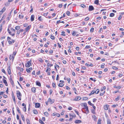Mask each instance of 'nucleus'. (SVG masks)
<instances>
[{
    "mask_svg": "<svg viewBox=\"0 0 124 124\" xmlns=\"http://www.w3.org/2000/svg\"><path fill=\"white\" fill-rule=\"evenodd\" d=\"M99 1L98 0H96L94 2L95 4H98L99 3Z\"/></svg>",
    "mask_w": 124,
    "mask_h": 124,
    "instance_id": "f704fd0d",
    "label": "nucleus"
},
{
    "mask_svg": "<svg viewBox=\"0 0 124 124\" xmlns=\"http://www.w3.org/2000/svg\"><path fill=\"white\" fill-rule=\"evenodd\" d=\"M82 105H83L85 107L84 108H85L86 107H87V104L86 103H83L82 104Z\"/></svg>",
    "mask_w": 124,
    "mask_h": 124,
    "instance_id": "aec40b11",
    "label": "nucleus"
},
{
    "mask_svg": "<svg viewBox=\"0 0 124 124\" xmlns=\"http://www.w3.org/2000/svg\"><path fill=\"white\" fill-rule=\"evenodd\" d=\"M119 99V96H117L116 98L115 99V101H117Z\"/></svg>",
    "mask_w": 124,
    "mask_h": 124,
    "instance_id": "7c9ffc66",
    "label": "nucleus"
},
{
    "mask_svg": "<svg viewBox=\"0 0 124 124\" xmlns=\"http://www.w3.org/2000/svg\"><path fill=\"white\" fill-rule=\"evenodd\" d=\"M8 74L10 75L11 74V70L10 69H8Z\"/></svg>",
    "mask_w": 124,
    "mask_h": 124,
    "instance_id": "72a5a7b5",
    "label": "nucleus"
},
{
    "mask_svg": "<svg viewBox=\"0 0 124 124\" xmlns=\"http://www.w3.org/2000/svg\"><path fill=\"white\" fill-rule=\"evenodd\" d=\"M81 120H76L75 121V122L76 123H79L81 122Z\"/></svg>",
    "mask_w": 124,
    "mask_h": 124,
    "instance_id": "2eb2a0df",
    "label": "nucleus"
},
{
    "mask_svg": "<svg viewBox=\"0 0 124 124\" xmlns=\"http://www.w3.org/2000/svg\"><path fill=\"white\" fill-rule=\"evenodd\" d=\"M88 103L91 106H92L93 105V104H92L90 101H88Z\"/></svg>",
    "mask_w": 124,
    "mask_h": 124,
    "instance_id": "603ef678",
    "label": "nucleus"
},
{
    "mask_svg": "<svg viewBox=\"0 0 124 124\" xmlns=\"http://www.w3.org/2000/svg\"><path fill=\"white\" fill-rule=\"evenodd\" d=\"M52 39H55V37L54 36L51 35L50 37Z\"/></svg>",
    "mask_w": 124,
    "mask_h": 124,
    "instance_id": "a18cd8bd",
    "label": "nucleus"
},
{
    "mask_svg": "<svg viewBox=\"0 0 124 124\" xmlns=\"http://www.w3.org/2000/svg\"><path fill=\"white\" fill-rule=\"evenodd\" d=\"M36 88L34 87L32 88H31V90L33 93H35L36 92Z\"/></svg>",
    "mask_w": 124,
    "mask_h": 124,
    "instance_id": "6ab92c4d",
    "label": "nucleus"
},
{
    "mask_svg": "<svg viewBox=\"0 0 124 124\" xmlns=\"http://www.w3.org/2000/svg\"><path fill=\"white\" fill-rule=\"evenodd\" d=\"M114 88H116V89H118L121 88V87L120 86H114Z\"/></svg>",
    "mask_w": 124,
    "mask_h": 124,
    "instance_id": "bb28decb",
    "label": "nucleus"
},
{
    "mask_svg": "<svg viewBox=\"0 0 124 124\" xmlns=\"http://www.w3.org/2000/svg\"><path fill=\"white\" fill-rule=\"evenodd\" d=\"M19 17L20 19H22L23 18V15L22 13H21L19 15Z\"/></svg>",
    "mask_w": 124,
    "mask_h": 124,
    "instance_id": "dca6fc26",
    "label": "nucleus"
},
{
    "mask_svg": "<svg viewBox=\"0 0 124 124\" xmlns=\"http://www.w3.org/2000/svg\"><path fill=\"white\" fill-rule=\"evenodd\" d=\"M62 34L61 35L62 36H66L65 34V32L64 31H62L61 32Z\"/></svg>",
    "mask_w": 124,
    "mask_h": 124,
    "instance_id": "c85d7f7f",
    "label": "nucleus"
},
{
    "mask_svg": "<svg viewBox=\"0 0 124 124\" xmlns=\"http://www.w3.org/2000/svg\"><path fill=\"white\" fill-rule=\"evenodd\" d=\"M108 105H106L104 106V109L105 110H107L108 109Z\"/></svg>",
    "mask_w": 124,
    "mask_h": 124,
    "instance_id": "4be33fe9",
    "label": "nucleus"
},
{
    "mask_svg": "<svg viewBox=\"0 0 124 124\" xmlns=\"http://www.w3.org/2000/svg\"><path fill=\"white\" fill-rule=\"evenodd\" d=\"M81 99V98L79 96H78L76 97L75 99H74V101H79Z\"/></svg>",
    "mask_w": 124,
    "mask_h": 124,
    "instance_id": "0eeeda50",
    "label": "nucleus"
},
{
    "mask_svg": "<svg viewBox=\"0 0 124 124\" xmlns=\"http://www.w3.org/2000/svg\"><path fill=\"white\" fill-rule=\"evenodd\" d=\"M96 92V91H95L94 90H93L91 92V94H93Z\"/></svg>",
    "mask_w": 124,
    "mask_h": 124,
    "instance_id": "5fc2aeb1",
    "label": "nucleus"
},
{
    "mask_svg": "<svg viewBox=\"0 0 124 124\" xmlns=\"http://www.w3.org/2000/svg\"><path fill=\"white\" fill-rule=\"evenodd\" d=\"M21 117L22 118V120H23V121H25V118H24V117L23 116V115H22L21 114Z\"/></svg>",
    "mask_w": 124,
    "mask_h": 124,
    "instance_id": "393cba45",
    "label": "nucleus"
},
{
    "mask_svg": "<svg viewBox=\"0 0 124 124\" xmlns=\"http://www.w3.org/2000/svg\"><path fill=\"white\" fill-rule=\"evenodd\" d=\"M9 80H10V83H11L12 85V86H14V82L12 79V77L11 75L10 76Z\"/></svg>",
    "mask_w": 124,
    "mask_h": 124,
    "instance_id": "20e7f679",
    "label": "nucleus"
},
{
    "mask_svg": "<svg viewBox=\"0 0 124 124\" xmlns=\"http://www.w3.org/2000/svg\"><path fill=\"white\" fill-rule=\"evenodd\" d=\"M96 91V92L95 93L96 94H98L99 92V90L98 89H97L96 90V91Z\"/></svg>",
    "mask_w": 124,
    "mask_h": 124,
    "instance_id": "ea45409f",
    "label": "nucleus"
},
{
    "mask_svg": "<svg viewBox=\"0 0 124 124\" xmlns=\"http://www.w3.org/2000/svg\"><path fill=\"white\" fill-rule=\"evenodd\" d=\"M40 106V104L39 103H36L35 104V107L36 108H39Z\"/></svg>",
    "mask_w": 124,
    "mask_h": 124,
    "instance_id": "ddd939ff",
    "label": "nucleus"
},
{
    "mask_svg": "<svg viewBox=\"0 0 124 124\" xmlns=\"http://www.w3.org/2000/svg\"><path fill=\"white\" fill-rule=\"evenodd\" d=\"M76 32L74 31H72V34L73 36H75L76 35Z\"/></svg>",
    "mask_w": 124,
    "mask_h": 124,
    "instance_id": "473e14b6",
    "label": "nucleus"
},
{
    "mask_svg": "<svg viewBox=\"0 0 124 124\" xmlns=\"http://www.w3.org/2000/svg\"><path fill=\"white\" fill-rule=\"evenodd\" d=\"M62 4H60L59 5V6H58V7L59 8H61L62 7Z\"/></svg>",
    "mask_w": 124,
    "mask_h": 124,
    "instance_id": "338daca9",
    "label": "nucleus"
},
{
    "mask_svg": "<svg viewBox=\"0 0 124 124\" xmlns=\"http://www.w3.org/2000/svg\"><path fill=\"white\" fill-rule=\"evenodd\" d=\"M12 99H13V100L14 101L15 103V101H16L15 97V96L14 95V93H13V92L12 93Z\"/></svg>",
    "mask_w": 124,
    "mask_h": 124,
    "instance_id": "9b49d317",
    "label": "nucleus"
},
{
    "mask_svg": "<svg viewBox=\"0 0 124 124\" xmlns=\"http://www.w3.org/2000/svg\"><path fill=\"white\" fill-rule=\"evenodd\" d=\"M91 47V46H86L85 47V48H87V49H88V48H90Z\"/></svg>",
    "mask_w": 124,
    "mask_h": 124,
    "instance_id": "8fccbe9b",
    "label": "nucleus"
},
{
    "mask_svg": "<svg viewBox=\"0 0 124 124\" xmlns=\"http://www.w3.org/2000/svg\"><path fill=\"white\" fill-rule=\"evenodd\" d=\"M101 120L100 119H99L98 121L97 124H101Z\"/></svg>",
    "mask_w": 124,
    "mask_h": 124,
    "instance_id": "cd10ccee",
    "label": "nucleus"
},
{
    "mask_svg": "<svg viewBox=\"0 0 124 124\" xmlns=\"http://www.w3.org/2000/svg\"><path fill=\"white\" fill-rule=\"evenodd\" d=\"M33 113L36 114H38L37 111L36 110H34L33 111Z\"/></svg>",
    "mask_w": 124,
    "mask_h": 124,
    "instance_id": "b1692460",
    "label": "nucleus"
},
{
    "mask_svg": "<svg viewBox=\"0 0 124 124\" xmlns=\"http://www.w3.org/2000/svg\"><path fill=\"white\" fill-rule=\"evenodd\" d=\"M41 16H39L38 18V19L40 21H42V19L41 18Z\"/></svg>",
    "mask_w": 124,
    "mask_h": 124,
    "instance_id": "79ce46f5",
    "label": "nucleus"
},
{
    "mask_svg": "<svg viewBox=\"0 0 124 124\" xmlns=\"http://www.w3.org/2000/svg\"><path fill=\"white\" fill-rule=\"evenodd\" d=\"M54 100H52L50 98H48V102H50L51 104L53 103L54 102Z\"/></svg>",
    "mask_w": 124,
    "mask_h": 124,
    "instance_id": "1a4fd4ad",
    "label": "nucleus"
},
{
    "mask_svg": "<svg viewBox=\"0 0 124 124\" xmlns=\"http://www.w3.org/2000/svg\"><path fill=\"white\" fill-rule=\"evenodd\" d=\"M31 26V25H29L25 29L26 31H29Z\"/></svg>",
    "mask_w": 124,
    "mask_h": 124,
    "instance_id": "6e6552de",
    "label": "nucleus"
},
{
    "mask_svg": "<svg viewBox=\"0 0 124 124\" xmlns=\"http://www.w3.org/2000/svg\"><path fill=\"white\" fill-rule=\"evenodd\" d=\"M17 108V110L18 112L19 113H21V112H20V109H19V108L18 107H17L16 108Z\"/></svg>",
    "mask_w": 124,
    "mask_h": 124,
    "instance_id": "a19ab883",
    "label": "nucleus"
},
{
    "mask_svg": "<svg viewBox=\"0 0 124 124\" xmlns=\"http://www.w3.org/2000/svg\"><path fill=\"white\" fill-rule=\"evenodd\" d=\"M16 53L15 52H14L13 54H12V56H14V57H15V56L16 54Z\"/></svg>",
    "mask_w": 124,
    "mask_h": 124,
    "instance_id": "052dcab7",
    "label": "nucleus"
},
{
    "mask_svg": "<svg viewBox=\"0 0 124 124\" xmlns=\"http://www.w3.org/2000/svg\"><path fill=\"white\" fill-rule=\"evenodd\" d=\"M94 30V28H91V30H90V32H93V31Z\"/></svg>",
    "mask_w": 124,
    "mask_h": 124,
    "instance_id": "c03bdc74",
    "label": "nucleus"
},
{
    "mask_svg": "<svg viewBox=\"0 0 124 124\" xmlns=\"http://www.w3.org/2000/svg\"><path fill=\"white\" fill-rule=\"evenodd\" d=\"M26 121L27 124H30V122L29 119H27Z\"/></svg>",
    "mask_w": 124,
    "mask_h": 124,
    "instance_id": "a878e982",
    "label": "nucleus"
},
{
    "mask_svg": "<svg viewBox=\"0 0 124 124\" xmlns=\"http://www.w3.org/2000/svg\"><path fill=\"white\" fill-rule=\"evenodd\" d=\"M39 61L41 62H43V61L42 59L41 58H39Z\"/></svg>",
    "mask_w": 124,
    "mask_h": 124,
    "instance_id": "69168bd1",
    "label": "nucleus"
},
{
    "mask_svg": "<svg viewBox=\"0 0 124 124\" xmlns=\"http://www.w3.org/2000/svg\"><path fill=\"white\" fill-rule=\"evenodd\" d=\"M6 10V8L5 7H4L0 11V15H1Z\"/></svg>",
    "mask_w": 124,
    "mask_h": 124,
    "instance_id": "39448f33",
    "label": "nucleus"
},
{
    "mask_svg": "<svg viewBox=\"0 0 124 124\" xmlns=\"http://www.w3.org/2000/svg\"><path fill=\"white\" fill-rule=\"evenodd\" d=\"M9 3L8 2H7L5 4V5L6 6H8L9 5Z\"/></svg>",
    "mask_w": 124,
    "mask_h": 124,
    "instance_id": "e433bc0d",
    "label": "nucleus"
},
{
    "mask_svg": "<svg viewBox=\"0 0 124 124\" xmlns=\"http://www.w3.org/2000/svg\"><path fill=\"white\" fill-rule=\"evenodd\" d=\"M26 71L28 73H30V70L28 68L26 69Z\"/></svg>",
    "mask_w": 124,
    "mask_h": 124,
    "instance_id": "bf43d9fd",
    "label": "nucleus"
},
{
    "mask_svg": "<svg viewBox=\"0 0 124 124\" xmlns=\"http://www.w3.org/2000/svg\"><path fill=\"white\" fill-rule=\"evenodd\" d=\"M67 80L68 82V83H70V78H67Z\"/></svg>",
    "mask_w": 124,
    "mask_h": 124,
    "instance_id": "680f3d73",
    "label": "nucleus"
},
{
    "mask_svg": "<svg viewBox=\"0 0 124 124\" xmlns=\"http://www.w3.org/2000/svg\"><path fill=\"white\" fill-rule=\"evenodd\" d=\"M5 18L4 17V15L2 17L1 20H0V22L2 20H3Z\"/></svg>",
    "mask_w": 124,
    "mask_h": 124,
    "instance_id": "e2e57ef3",
    "label": "nucleus"
},
{
    "mask_svg": "<svg viewBox=\"0 0 124 124\" xmlns=\"http://www.w3.org/2000/svg\"><path fill=\"white\" fill-rule=\"evenodd\" d=\"M122 17V16L121 15L118 18V20H120L121 19V18Z\"/></svg>",
    "mask_w": 124,
    "mask_h": 124,
    "instance_id": "774afa93",
    "label": "nucleus"
},
{
    "mask_svg": "<svg viewBox=\"0 0 124 124\" xmlns=\"http://www.w3.org/2000/svg\"><path fill=\"white\" fill-rule=\"evenodd\" d=\"M16 94L18 99L19 100H21V97L22 96V94L19 91H16Z\"/></svg>",
    "mask_w": 124,
    "mask_h": 124,
    "instance_id": "f257e3e1",
    "label": "nucleus"
},
{
    "mask_svg": "<svg viewBox=\"0 0 124 124\" xmlns=\"http://www.w3.org/2000/svg\"><path fill=\"white\" fill-rule=\"evenodd\" d=\"M114 14L113 13H111L110 14V16L111 17H112L114 16Z\"/></svg>",
    "mask_w": 124,
    "mask_h": 124,
    "instance_id": "4c0bfd02",
    "label": "nucleus"
},
{
    "mask_svg": "<svg viewBox=\"0 0 124 124\" xmlns=\"http://www.w3.org/2000/svg\"><path fill=\"white\" fill-rule=\"evenodd\" d=\"M105 65V64L104 63H103L102 64V65H101V67L102 68H103L104 67V65Z\"/></svg>",
    "mask_w": 124,
    "mask_h": 124,
    "instance_id": "37998d69",
    "label": "nucleus"
},
{
    "mask_svg": "<svg viewBox=\"0 0 124 124\" xmlns=\"http://www.w3.org/2000/svg\"><path fill=\"white\" fill-rule=\"evenodd\" d=\"M11 30H12L14 32H15V30L13 29V28H11L10 29Z\"/></svg>",
    "mask_w": 124,
    "mask_h": 124,
    "instance_id": "6e6d98bb",
    "label": "nucleus"
},
{
    "mask_svg": "<svg viewBox=\"0 0 124 124\" xmlns=\"http://www.w3.org/2000/svg\"><path fill=\"white\" fill-rule=\"evenodd\" d=\"M112 69L114 70H117L118 69L115 66H113L112 67Z\"/></svg>",
    "mask_w": 124,
    "mask_h": 124,
    "instance_id": "864d4df0",
    "label": "nucleus"
},
{
    "mask_svg": "<svg viewBox=\"0 0 124 124\" xmlns=\"http://www.w3.org/2000/svg\"><path fill=\"white\" fill-rule=\"evenodd\" d=\"M84 108V109H85L86 111H87V112H86L85 113H86V114H87L88 113V112L89 111V110L88 109V107H86L85 108Z\"/></svg>",
    "mask_w": 124,
    "mask_h": 124,
    "instance_id": "412c9836",
    "label": "nucleus"
},
{
    "mask_svg": "<svg viewBox=\"0 0 124 124\" xmlns=\"http://www.w3.org/2000/svg\"><path fill=\"white\" fill-rule=\"evenodd\" d=\"M36 85H37L40 86H41V84L40 82L37 81L36 82Z\"/></svg>",
    "mask_w": 124,
    "mask_h": 124,
    "instance_id": "4468645a",
    "label": "nucleus"
},
{
    "mask_svg": "<svg viewBox=\"0 0 124 124\" xmlns=\"http://www.w3.org/2000/svg\"><path fill=\"white\" fill-rule=\"evenodd\" d=\"M1 71L3 72L5 74H6V73L4 69H2Z\"/></svg>",
    "mask_w": 124,
    "mask_h": 124,
    "instance_id": "49530a36",
    "label": "nucleus"
},
{
    "mask_svg": "<svg viewBox=\"0 0 124 124\" xmlns=\"http://www.w3.org/2000/svg\"><path fill=\"white\" fill-rule=\"evenodd\" d=\"M23 78H22L21 77H20L19 81H23Z\"/></svg>",
    "mask_w": 124,
    "mask_h": 124,
    "instance_id": "3c124183",
    "label": "nucleus"
},
{
    "mask_svg": "<svg viewBox=\"0 0 124 124\" xmlns=\"http://www.w3.org/2000/svg\"><path fill=\"white\" fill-rule=\"evenodd\" d=\"M34 16L33 15H32L31 16V21L32 22L34 20Z\"/></svg>",
    "mask_w": 124,
    "mask_h": 124,
    "instance_id": "f8f14e48",
    "label": "nucleus"
},
{
    "mask_svg": "<svg viewBox=\"0 0 124 124\" xmlns=\"http://www.w3.org/2000/svg\"><path fill=\"white\" fill-rule=\"evenodd\" d=\"M8 32L11 35V32H10V31L9 29V28H8Z\"/></svg>",
    "mask_w": 124,
    "mask_h": 124,
    "instance_id": "13d9d810",
    "label": "nucleus"
},
{
    "mask_svg": "<svg viewBox=\"0 0 124 124\" xmlns=\"http://www.w3.org/2000/svg\"><path fill=\"white\" fill-rule=\"evenodd\" d=\"M64 85V84L62 83L59 84L58 85V86L60 87H62Z\"/></svg>",
    "mask_w": 124,
    "mask_h": 124,
    "instance_id": "2f4dec72",
    "label": "nucleus"
},
{
    "mask_svg": "<svg viewBox=\"0 0 124 124\" xmlns=\"http://www.w3.org/2000/svg\"><path fill=\"white\" fill-rule=\"evenodd\" d=\"M20 28V26H16L15 27V29L16 30H18Z\"/></svg>",
    "mask_w": 124,
    "mask_h": 124,
    "instance_id": "5701e85b",
    "label": "nucleus"
},
{
    "mask_svg": "<svg viewBox=\"0 0 124 124\" xmlns=\"http://www.w3.org/2000/svg\"><path fill=\"white\" fill-rule=\"evenodd\" d=\"M26 106L25 105V106L23 108V110H24L25 112H26Z\"/></svg>",
    "mask_w": 124,
    "mask_h": 124,
    "instance_id": "de8ad7c7",
    "label": "nucleus"
},
{
    "mask_svg": "<svg viewBox=\"0 0 124 124\" xmlns=\"http://www.w3.org/2000/svg\"><path fill=\"white\" fill-rule=\"evenodd\" d=\"M3 83L5 84V85L6 86H8V85L7 84V83L6 81V80L5 79H3Z\"/></svg>",
    "mask_w": 124,
    "mask_h": 124,
    "instance_id": "a211bd4d",
    "label": "nucleus"
},
{
    "mask_svg": "<svg viewBox=\"0 0 124 124\" xmlns=\"http://www.w3.org/2000/svg\"><path fill=\"white\" fill-rule=\"evenodd\" d=\"M39 123H41V124H44V122L41 119L39 120Z\"/></svg>",
    "mask_w": 124,
    "mask_h": 124,
    "instance_id": "c9c22d12",
    "label": "nucleus"
},
{
    "mask_svg": "<svg viewBox=\"0 0 124 124\" xmlns=\"http://www.w3.org/2000/svg\"><path fill=\"white\" fill-rule=\"evenodd\" d=\"M107 124H111L110 120L109 119H108L107 120Z\"/></svg>",
    "mask_w": 124,
    "mask_h": 124,
    "instance_id": "58836bf2",
    "label": "nucleus"
},
{
    "mask_svg": "<svg viewBox=\"0 0 124 124\" xmlns=\"http://www.w3.org/2000/svg\"><path fill=\"white\" fill-rule=\"evenodd\" d=\"M31 60H30L29 61L27 62V63L25 64V66L27 67H29L30 66H31L32 64L31 63Z\"/></svg>",
    "mask_w": 124,
    "mask_h": 124,
    "instance_id": "f03ea898",
    "label": "nucleus"
},
{
    "mask_svg": "<svg viewBox=\"0 0 124 124\" xmlns=\"http://www.w3.org/2000/svg\"><path fill=\"white\" fill-rule=\"evenodd\" d=\"M14 56L12 55V56L11 55H10L9 57V59L10 60H12V62H13L14 59Z\"/></svg>",
    "mask_w": 124,
    "mask_h": 124,
    "instance_id": "9d476101",
    "label": "nucleus"
},
{
    "mask_svg": "<svg viewBox=\"0 0 124 124\" xmlns=\"http://www.w3.org/2000/svg\"><path fill=\"white\" fill-rule=\"evenodd\" d=\"M70 117V118L69 119V121H71L72 120V119L74 117H75L76 116V115H73L72 114H69Z\"/></svg>",
    "mask_w": 124,
    "mask_h": 124,
    "instance_id": "7ed1b4c3",
    "label": "nucleus"
},
{
    "mask_svg": "<svg viewBox=\"0 0 124 124\" xmlns=\"http://www.w3.org/2000/svg\"><path fill=\"white\" fill-rule=\"evenodd\" d=\"M44 114L47 117L48 116V113L47 112H45L44 113Z\"/></svg>",
    "mask_w": 124,
    "mask_h": 124,
    "instance_id": "c756f323",
    "label": "nucleus"
},
{
    "mask_svg": "<svg viewBox=\"0 0 124 124\" xmlns=\"http://www.w3.org/2000/svg\"><path fill=\"white\" fill-rule=\"evenodd\" d=\"M88 98L87 97H84L83 98V100H84L85 101L88 99Z\"/></svg>",
    "mask_w": 124,
    "mask_h": 124,
    "instance_id": "4d7b16f0",
    "label": "nucleus"
},
{
    "mask_svg": "<svg viewBox=\"0 0 124 124\" xmlns=\"http://www.w3.org/2000/svg\"><path fill=\"white\" fill-rule=\"evenodd\" d=\"M92 117L94 121H97L96 116L95 115H93L92 116Z\"/></svg>",
    "mask_w": 124,
    "mask_h": 124,
    "instance_id": "f3484780",
    "label": "nucleus"
},
{
    "mask_svg": "<svg viewBox=\"0 0 124 124\" xmlns=\"http://www.w3.org/2000/svg\"><path fill=\"white\" fill-rule=\"evenodd\" d=\"M94 9V8L92 6H90L89 7V10L90 11H92Z\"/></svg>",
    "mask_w": 124,
    "mask_h": 124,
    "instance_id": "423d86ee",
    "label": "nucleus"
},
{
    "mask_svg": "<svg viewBox=\"0 0 124 124\" xmlns=\"http://www.w3.org/2000/svg\"><path fill=\"white\" fill-rule=\"evenodd\" d=\"M89 19V18L88 17H87L85 19V21H87Z\"/></svg>",
    "mask_w": 124,
    "mask_h": 124,
    "instance_id": "0e129e2a",
    "label": "nucleus"
},
{
    "mask_svg": "<svg viewBox=\"0 0 124 124\" xmlns=\"http://www.w3.org/2000/svg\"><path fill=\"white\" fill-rule=\"evenodd\" d=\"M105 93V91H104L103 93H101L100 94V95L101 96H102L103 95V94H104Z\"/></svg>",
    "mask_w": 124,
    "mask_h": 124,
    "instance_id": "09e8293b",
    "label": "nucleus"
}]
</instances>
